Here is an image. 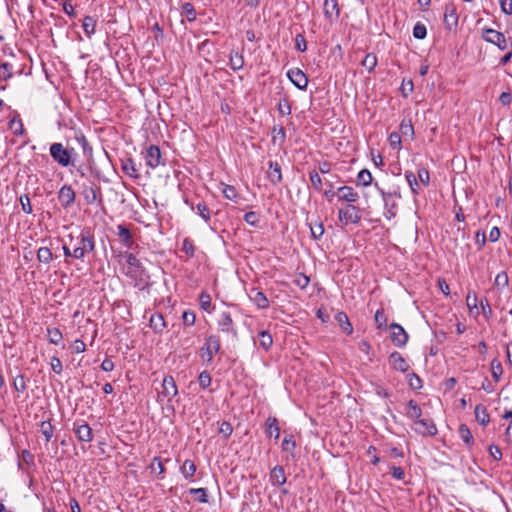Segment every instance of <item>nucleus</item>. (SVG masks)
Returning <instances> with one entry per match:
<instances>
[{"mask_svg":"<svg viewBox=\"0 0 512 512\" xmlns=\"http://www.w3.org/2000/svg\"><path fill=\"white\" fill-rule=\"evenodd\" d=\"M427 30L424 24L417 23L413 28V35L417 39H424L426 37Z\"/></svg>","mask_w":512,"mask_h":512,"instance_id":"49","label":"nucleus"},{"mask_svg":"<svg viewBox=\"0 0 512 512\" xmlns=\"http://www.w3.org/2000/svg\"><path fill=\"white\" fill-rule=\"evenodd\" d=\"M400 132L402 136L409 137L410 139H413L414 137V128L411 123V120H402L400 124Z\"/></svg>","mask_w":512,"mask_h":512,"instance_id":"32","label":"nucleus"},{"mask_svg":"<svg viewBox=\"0 0 512 512\" xmlns=\"http://www.w3.org/2000/svg\"><path fill=\"white\" fill-rule=\"evenodd\" d=\"M75 192L69 185H64L58 192V199L63 207H69L75 201Z\"/></svg>","mask_w":512,"mask_h":512,"instance_id":"13","label":"nucleus"},{"mask_svg":"<svg viewBox=\"0 0 512 512\" xmlns=\"http://www.w3.org/2000/svg\"><path fill=\"white\" fill-rule=\"evenodd\" d=\"M324 14L329 19H337L340 14L338 0H325L324 1Z\"/></svg>","mask_w":512,"mask_h":512,"instance_id":"20","label":"nucleus"},{"mask_svg":"<svg viewBox=\"0 0 512 512\" xmlns=\"http://www.w3.org/2000/svg\"><path fill=\"white\" fill-rule=\"evenodd\" d=\"M49 341L53 344H59L62 340V333L57 328L47 330Z\"/></svg>","mask_w":512,"mask_h":512,"instance_id":"41","label":"nucleus"},{"mask_svg":"<svg viewBox=\"0 0 512 512\" xmlns=\"http://www.w3.org/2000/svg\"><path fill=\"white\" fill-rule=\"evenodd\" d=\"M220 329L224 332H230L232 330V318L228 312H223L218 322Z\"/></svg>","mask_w":512,"mask_h":512,"instance_id":"29","label":"nucleus"},{"mask_svg":"<svg viewBox=\"0 0 512 512\" xmlns=\"http://www.w3.org/2000/svg\"><path fill=\"white\" fill-rule=\"evenodd\" d=\"M250 300L259 308V309H266L269 307V300L265 296V294L256 289L253 288L250 290L248 294Z\"/></svg>","mask_w":512,"mask_h":512,"instance_id":"14","label":"nucleus"},{"mask_svg":"<svg viewBox=\"0 0 512 512\" xmlns=\"http://www.w3.org/2000/svg\"><path fill=\"white\" fill-rule=\"evenodd\" d=\"M290 81L300 90H304L308 85V78L299 68L290 69L287 72Z\"/></svg>","mask_w":512,"mask_h":512,"instance_id":"11","label":"nucleus"},{"mask_svg":"<svg viewBox=\"0 0 512 512\" xmlns=\"http://www.w3.org/2000/svg\"><path fill=\"white\" fill-rule=\"evenodd\" d=\"M84 198L88 204L94 203L97 200V193L95 189L92 187L87 188L84 192Z\"/></svg>","mask_w":512,"mask_h":512,"instance_id":"58","label":"nucleus"},{"mask_svg":"<svg viewBox=\"0 0 512 512\" xmlns=\"http://www.w3.org/2000/svg\"><path fill=\"white\" fill-rule=\"evenodd\" d=\"M411 429L422 436H434L437 434V427L434 422L429 418H420L413 422Z\"/></svg>","mask_w":512,"mask_h":512,"instance_id":"7","label":"nucleus"},{"mask_svg":"<svg viewBox=\"0 0 512 512\" xmlns=\"http://www.w3.org/2000/svg\"><path fill=\"white\" fill-rule=\"evenodd\" d=\"M339 200L354 203L358 201L359 194L350 186H342L337 190Z\"/></svg>","mask_w":512,"mask_h":512,"instance_id":"15","label":"nucleus"},{"mask_svg":"<svg viewBox=\"0 0 512 512\" xmlns=\"http://www.w3.org/2000/svg\"><path fill=\"white\" fill-rule=\"evenodd\" d=\"M417 180H419L424 186H428L430 182L429 171L425 168H420L417 172Z\"/></svg>","mask_w":512,"mask_h":512,"instance_id":"48","label":"nucleus"},{"mask_svg":"<svg viewBox=\"0 0 512 512\" xmlns=\"http://www.w3.org/2000/svg\"><path fill=\"white\" fill-rule=\"evenodd\" d=\"M270 481L272 485L281 486L286 482L285 471L282 466H275L270 473Z\"/></svg>","mask_w":512,"mask_h":512,"instance_id":"22","label":"nucleus"},{"mask_svg":"<svg viewBox=\"0 0 512 512\" xmlns=\"http://www.w3.org/2000/svg\"><path fill=\"white\" fill-rule=\"evenodd\" d=\"M310 181L313 187L317 190L322 188V179L317 171H311L309 174Z\"/></svg>","mask_w":512,"mask_h":512,"instance_id":"50","label":"nucleus"},{"mask_svg":"<svg viewBox=\"0 0 512 512\" xmlns=\"http://www.w3.org/2000/svg\"><path fill=\"white\" fill-rule=\"evenodd\" d=\"M372 174L369 170L363 169L357 175V184L362 186H369L372 183Z\"/></svg>","mask_w":512,"mask_h":512,"instance_id":"31","label":"nucleus"},{"mask_svg":"<svg viewBox=\"0 0 512 512\" xmlns=\"http://www.w3.org/2000/svg\"><path fill=\"white\" fill-rule=\"evenodd\" d=\"M480 307H481V310H482V313H483L484 317L486 319H490L493 312H492L490 304H489V302H488V300L486 298L482 299L480 301Z\"/></svg>","mask_w":512,"mask_h":512,"instance_id":"56","label":"nucleus"},{"mask_svg":"<svg viewBox=\"0 0 512 512\" xmlns=\"http://www.w3.org/2000/svg\"><path fill=\"white\" fill-rule=\"evenodd\" d=\"M405 414L413 422H416L417 420L422 418V409L414 400H410L406 404Z\"/></svg>","mask_w":512,"mask_h":512,"instance_id":"18","label":"nucleus"},{"mask_svg":"<svg viewBox=\"0 0 512 512\" xmlns=\"http://www.w3.org/2000/svg\"><path fill=\"white\" fill-rule=\"evenodd\" d=\"M509 278L506 272H500L496 275L495 285L499 288H505L508 286Z\"/></svg>","mask_w":512,"mask_h":512,"instance_id":"44","label":"nucleus"},{"mask_svg":"<svg viewBox=\"0 0 512 512\" xmlns=\"http://www.w3.org/2000/svg\"><path fill=\"white\" fill-rule=\"evenodd\" d=\"M389 143L393 148H399L401 145V135L397 132H393L389 136Z\"/></svg>","mask_w":512,"mask_h":512,"instance_id":"64","label":"nucleus"},{"mask_svg":"<svg viewBox=\"0 0 512 512\" xmlns=\"http://www.w3.org/2000/svg\"><path fill=\"white\" fill-rule=\"evenodd\" d=\"M37 258L40 262L50 263L53 259V254L48 247H41L37 252Z\"/></svg>","mask_w":512,"mask_h":512,"instance_id":"34","label":"nucleus"},{"mask_svg":"<svg viewBox=\"0 0 512 512\" xmlns=\"http://www.w3.org/2000/svg\"><path fill=\"white\" fill-rule=\"evenodd\" d=\"M310 230L312 237L314 239H319L324 233V227L322 223H316L315 225H311Z\"/></svg>","mask_w":512,"mask_h":512,"instance_id":"57","label":"nucleus"},{"mask_svg":"<svg viewBox=\"0 0 512 512\" xmlns=\"http://www.w3.org/2000/svg\"><path fill=\"white\" fill-rule=\"evenodd\" d=\"M74 432L79 441L90 442L93 439L92 429L86 423L77 425L74 428Z\"/></svg>","mask_w":512,"mask_h":512,"instance_id":"19","label":"nucleus"},{"mask_svg":"<svg viewBox=\"0 0 512 512\" xmlns=\"http://www.w3.org/2000/svg\"><path fill=\"white\" fill-rule=\"evenodd\" d=\"M146 164L154 169L161 164V151L158 146L151 145L148 147L145 155Z\"/></svg>","mask_w":512,"mask_h":512,"instance_id":"12","label":"nucleus"},{"mask_svg":"<svg viewBox=\"0 0 512 512\" xmlns=\"http://www.w3.org/2000/svg\"><path fill=\"white\" fill-rule=\"evenodd\" d=\"M218 431L220 434L223 435L224 438L227 439L228 437L231 436L233 432V427L229 422L223 421L220 423Z\"/></svg>","mask_w":512,"mask_h":512,"instance_id":"45","label":"nucleus"},{"mask_svg":"<svg viewBox=\"0 0 512 512\" xmlns=\"http://www.w3.org/2000/svg\"><path fill=\"white\" fill-rule=\"evenodd\" d=\"M199 385L205 389L210 386L211 384V376L208 372L203 371L200 373L198 377Z\"/></svg>","mask_w":512,"mask_h":512,"instance_id":"52","label":"nucleus"},{"mask_svg":"<svg viewBox=\"0 0 512 512\" xmlns=\"http://www.w3.org/2000/svg\"><path fill=\"white\" fill-rule=\"evenodd\" d=\"M374 318H375L377 328L381 329L386 326L387 317L383 310H381V309L377 310Z\"/></svg>","mask_w":512,"mask_h":512,"instance_id":"47","label":"nucleus"},{"mask_svg":"<svg viewBox=\"0 0 512 512\" xmlns=\"http://www.w3.org/2000/svg\"><path fill=\"white\" fill-rule=\"evenodd\" d=\"M199 300H200L201 308L204 309L205 311H210V309H211L210 295L207 293H201Z\"/></svg>","mask_w":512,"mask_h":512,"instance_id":"55","label":"nucleus"},{"mask_svg":"<svg viewBox=\"0 0 512 512\" xmlns=\"http://www.w3.org/2000/svg\"><path fill=\"white\" fill-rule=\"evenodd\" d=\"M259 338V344L261 347H263L265 350H268L273 343L272 336L267 331H260L258 334Z\"/></svg>","mask_w":512,"mask_h":512,"instance_id":"33","label":"nucleus"},{"mask_svg":"<svg viewBox=\"0 0 512 512\" xmlns=\"http://www.w3.org/2000/svg\"><path fill=\"white\" fill-rule=\"evenodd\" d=\"M230 67L237 71L243 68L244 66V57L238 51H232L229 58Z\"/></svg>","mask_w":512,"mask_h":512,"instance_id":"24","label":"nucleus"},{"mask_svg":"<svg viewBox=\"0 0 512 512\" xmlns=\"http://www.w3.org/2000/svg\"><path fill=\"white\" fill-rule=\"evenodd\" d=\"M221 347L218 336L210 335L205 339L204 345L200 349V357L204 362L211 363L214 356L219 352Z\"/></svg>","mask_w":512,"mask_h":512,"instance_id":"4","label":"nucleus"},{"mask_svg":"<svg viewBox=\"0 0 512 512\" xmlns=\"http://www.w3.org/2000/svg\"><path fill=\"white\" fill-rule=\"evenodd\" d=\"M82 27L84 29L85 34L88 37H90L91 35H93L95 33V28H96L95 19L91 16H86L83 19Z\"/></svg>","mask_w":512,"mask_h":512,"instance_id":"30","label":"nucleus"},{"mask_svg":"<svg viewBox=\"0 0 512 512\" xmlns=\"http://www.w3.org/2000/svg\"><path fill=\"white\" fill-rule=\"evenodd\" d=\"M9 128L15 135H22L24 132L22 121L18 117H13L9 121Z\"/></svg>","mask_w":512,"mask_h":512,"instance_id":"37","label":"nucleus"},{"mask_svg":"<svg viewBox=\"0 0 512 512\" xmlns=\"http://www.w3.org/2000/svg\"><path fill=\"white\" fill-rule=\"evenodd\" d=\"M501 11L506 15H512V0H499Z\"/></svg>","mask_w":512,"mask_h":512,"instance_id":"62","label":"nucleus"},{"mask_svg":"<svg viewBox=\"0 0 512 512\" xmlns=\"http://www.w3.org/2000/svg\"><path fill=\"white\" fill-rule=\"evenodd\" d=\"M278 111L281 115H289L291 113V106L288 100H282L278 104Z\"/></svg>","mask_w":512,"mask_h":512,"instance_id":"63","label":"nucleus"},{"mask_svg":"<svg viewBox=\"0 0 512 512\" xmlns=\"http://www.w3.org/2000/svg\"><path fill=\"white\" fill-rule=\"evenodd\" d=\"M335 321L342 328L343 332L350 335L353 332L352 324L350 323L348 316L344 312H337L335 314Z\"/></svg>","mask_w":512,"mask_h":512,"instance_id":"23","label":"nucleus"},{"mask_svg":"<svg viewBox=\"0 0 512 512\" xmlns=\"http://www.w3.org/2000/svg\"><path fill=\"white\" fill-rule=\"evenodd\" d=\"M482 38L486 42L496 45L500 50H505L508 47L504 34L492 28H484L482 30Z\"/></svg>","mask_w":512,"mask_h":512,"instance_id":"6","label":"nucleus"},{"mask_svg":"<svg viewBox=\"0 0 512 512\" xmlns=\"http://www.w3.org/2000/svg\"><path fill=\"white\" fill-rule=\"evenodd\" d=\"M125 258L127 262V267L125 270L126 275L132 278L140 277L143 272L140 260L132 253L126 254Z\"/></svg>","mask_w":512,"mask_h":512,"instance_id":"10","label":"nucleus"},{"mask_svg":"<svg viewBox=\"0 0 512 512\" xmlns=\"http://www.w3.org/2000/svg\"><path fill=\"white\" fill-rule=\"evenodd\" d=\"M310 282V279L309 277H307L306 275L304 274H298L295 279H294V283L299 286L300 288L304 289L308 286Z\"/></svg>","mask_w":512,"mask_h":512,"instance_id":"61","label":"nucleus"},{"mask_svg":"<svg viewBox=\"0 0 512 512\" xmlns=\"http://www.w3.org/2000/svg\"><path fill=\"white\" fill-rule=\"evenodd\" d=\"M20 204H21V207H22V210L24 213H26V214L32 213V206H31L30 199H29L28 195L20 196Z\"/></svg>","mask_w":512,"mask_h":512,"instance_id":"54","label":"nucleus"},{"mask_svg":"<svg viewBox=\"0 0 512 512\" xmlns=\"http://www.w3.org/2000/svg\"><path fill=\"white\" fill-rule=\"evenodd\" d=\"M69 245L73 246V257L76 259H83L95 249L94 237L89 231H82L76 238L70 235Z\"/></svg>","mask_w":512,"mask_h":512,"instance_id":"1","label":"nucleus"},{"mask_svg":"<svg viewBox=\"0 0 512 512\" xmlns=\"http://www.w3.org/2000/svg\"><path fill=\"white\" fill-rule=\"evenodd\" d=\"M222 193L224 197L229 200H235L237 198V191L233 186L225 185L222 189Z\"/></svg>","mask_w":512,"mask_h":512,"instance_id":"53","label":"nucleus"},{"mask_svg":"<svg viewBox=\"0 0 512 512\" xmlns=\"http://www.w3.org/2000/svg\"><path fill=\"white\" fill-rule=\"evenodd\" d=\"M377 65V57L375 54L369 53L362 60V66L365 67L369 72L373 71Z\"/></svg>","mask_w":512,"mask_h":512,"instance_id":"35","label":"nucleus"},{"mask_svg":"<svg viewBox=\"0 0 512 512\" xmlns=\"http://www.w3.org/2000/svg\"><path fill=\"white\" fill-rule=\"evenodd\" d=\"M376 187L378 188L383 202H384V217L387 220L393 219L398 212V203L397 199H399L401 196L399 193H390L385 192L383 189H380L378 185L376 184Z\"/></svg>","mask_w":512,"mask_h":512,"instance_id":"3","label":"nucleus"},{"mask_svg":"<svg viewBox=\"0 0 512 512\" xmlns=\"http://www.w3.org/2000/svg\"><path fill=\"white\" fill-rule=\"evenodd\" d=\"M491 373L495 381H499L503 373L501 363L497 359H493L491 362Z\"/></svg>","mask_w":512,"mask_h":512,"instance_id":"39","label":"nucleus"},{"mask_svg":"<svg viewBox=\"0 0 512 512\" xmlns=\"http://www.w3.org/2000/svg\"><path fill=\"white\" fill-rule=\"evenodd\" d=\"M14 388L18 392H24L26 390L25 378L22 375L17 376L13 382Z\"/></svg>","mask_w":512,"mask_h":512,"instance_id":"59","label":"nucleus"},{"mask_svg":"<svg viewBox=\"0 0 512 512\" xmlns=\"http://www.w3.org/2000/svg\"><path fill=\"white\" fill-rule=\"evenodd\" d=\"M389 329L392 343L397 347L405 346L408 341V334L405 329L397 323L390 324Z\"/></svg>","mask_w":512,"mask_h":512,"instance_id":"9","label":"nucleus"},{"mask_svg":"<svg viewBox=\"0 0 512 512\" xmlns=\"http://www.w3.org/2000/svg\"><path fill=\"white\" fill-rule=\"evenodd\" d=\"M196 211L204 221L208 222L210 220V210L205 203H198L196 205Z\"/></svg>","mask_w":512,"mask_h":512,"instance_id":"40","label":"nucleus"},{"mask_svg":"<svg viewBox=\"0 0 512 512\" xmlns=\"http://www.w3.org/2000/svg\"><path fill=\"white\" fill-rule=\"evenodd\" d=\"M181 472L186 479H190L196 472V465L191 460H185L181 466Z\"/></svg>","mask_w":512,"mask_h":512,"instance_id":"28","label":"nucleus"},{"mask_svg":"<svg viewBox=\"0 0 512 512\" xmlns=\"http://www.w3.org/2000/svg\"><path fill=\"white\" fill-rule=\"evenodd\" d=\"M267 177L270 180V182L274 185H277L282 181L281 167L277 162H269Z\"/></svg>","mask_w":512,"mask_h":512,"instance_id":"16","label":"nucleus"},{"mask_svg":"<svg viewBox=\"0 0 512 512\" xmlns=\"http://www.w3.org/2000/svg\"><path fill=\"white\" fill-rule=\"evenodd\" d=\"M40 430L43 436L45 437L46 442H49L53 436V426L48 421H43L40 425Z\"/></svg>","mask_w":512,"mask_h":512,"instance_id":"38","label":"nucleus"},{"mask_svg":"<svg viewBox=\"0 0 512 512\" xmlns=\"http://www.w3.org/2000/svg\"><path fill=\"white\" fill-rule=\"evenodd\" d=\"M182 251L188 256V257H193L194 256V252H195V248H194V244L193 242L188 239V238H185L183 240V244H182Z\"/></svg>","mask_w":512,"mask_h":512,"instance_id":"46","label":"nucleus"},{"mask_svg":"<svg viewBox=\"0 0 512 512\" xmlns=\"http://www.w3.org/2000/svg\"><path fill=\"white\" fill-rule=\"evenodd\" d=\"M244 220L247 224L256 227L259 223V218L256 212L250 211L244 215Z\"/></svg>","mask_w":512,"mask_h":512,"instance_id":"51","label":"nucleus"},{"mask_svg":"<svg viewBox=\"0 0 512 512\" xmlns=\"http://www.w3.org/2000/svg\"><path fill=\"white\" fill-rule=\"evenodd\" d=\"M405 178L414 194H418L419 183L416 175L412 171L405 172Z\"/></svg>","mask_w":512,"mask_h":512,"instance_id":"36","label":"nucleus"},{"mask_svg":"<svg viewBox=\"0 0 512 512\" xmlns=\"http://www.w3.org/2000/svg\"><path fill=\"white\" fill-rule=\"evenodd\" d=\"M475 417L478 423L485 426L490 421V416L487 412V409L482 405H477L475 408Z\"/></svg>","mask_w":512,"mask_h":512,"instance_id":"27","label":"nucleus"},{"mask_svg":"<svg viewBox=\"0 0 512 512\" xmlns=\"http://www.w3.org/2000/svg\"><path fill=\"white\" fill-rule=\"evenodd\" d=\"M338 218L344 225L356 224L361 220L360 210L353 204H348L338 212Z\"/></svg>","mask_w":512,"mask_h":512,"instance_id":"5","label":"nucleus"},{"mask_svg":"<svg viewBox=\"0 0 512 512\" xmlns=\"http://www.w3.org/2000/svg\"><path fill=\"white\" fill-rule=\"evenodd\" d=\"M266 432L269 436H274L275 439H278L280 436V429L278 426V421L275 417H269L266 421Z\"/></svg>","mask_w":512,"mask_h":512,"instance_id":"26","label":"nucleus"},{"mask_svg":"<svg viewBox=\"0 0 512 512\" xmlns=\"http://www.w3.org/2000/svg\"><path fill=\"white\" fill-rule=\"evenodd\" d=\"M149 325L155 333H162L166 328V322L160 313H154L150 316Z\"/></svg>","mask_w":512,"mask_h":512,"instance_id":"21","label":"nucleus"},{"mask_svg":"<svg viewBox=\"0 0 512 512\" xmlns=\"http://www.w3.org/2000/svg\"><path fill=\"white\" fill-rule=\"evenodd\" d=\"M459 435H460L461 439L466 444L472 443L473 437H472V434H471L470 430L468 429V427L466 425L462 424L459 427Z\"/></svg>","mask_w":512,"mask_h":512,"instance_id":"43","label":"nucleus"},{"mask_svg":"<svg viewBox=\"0 0 512 512\" xmlns=\"http://www.w3.org/2000/svg\"><path fill=\"white\" fill-rule=\"evenodd\" d=\"M178 394V388L174 378L171 375L164 377L162 382V391L158 394L159 401H171Z\"/></svg>","mask_w":512,"mask_h":512,"instance_id":"8","label":"nucleus"},{"mask_svg":"<svg viewBox=\"0 0 512 512\" xmlns=\"http://www.w3.org/2000/svg\"><path fill=\"white\" fill-rule=\"evenodd\" d=\"M123 172L131 178H138L139 173L136 164L132 159H126L122 162Z\"/></svg>","mask_w":512,"mask_h":512,"instance_id":"25","label":"nucleus"},{"mask_svg":"<svg viewBox=\"0 0 512 512\" xmlns=\"http://www.w3.org/2000/svg\"><path fill=\"white\" fill-rule=\"evenodd\" d=\"M389 362L393 369L397 371L406 372L409 369L408 362L398 352L390 355Z\"/></svg>","mask_w":512,"mask_h":512,"instance_id":"17","label":"nucleus"},{"mask_svg":"<svg viewBox=\"0 0 512 512\" xmlns=\"http://www.w3.org/2000/svg\"><path fill=\"white\" fill-rule=\"evenodd\" d=\"M49 152L53 160L62 167H68L74 164V148H66L62 143H53L50 146Z\"/></svg>","mask_w":512,"mask_h":512,"instance_id":"2","label":"nucleus"},{"mask_svg":"<svg viewBox=\"0 0 512 512\" xmlns=\"http://www.w3.org/2000/svg\"><path fill=\"white\" fill-rule=\"evenodd\" d=\"M182 320H183L184 324H186L188 326L194 325L195 320H196L195 313L192 311H189V310L184 311L182 314Z\"/></svg>","mask_w":512,"mask_h":512,"instance_id":"60","label":"nucleus"},{"mask_svg":"<svg viewBox=\"0 0 512 512\" xmlns=\"http://www.w3.org/2000/svg\"><path fill=\"white\" fill-rule=\"evenodd\" d=\"M191 494L196 496V500L200 503H206L207 500V493L205 488H192L189 491Z\"/></svg>","mask_w":512,"mask_h":512,"instance_id":"42","label":"nucleus"}]
</instances>
